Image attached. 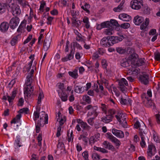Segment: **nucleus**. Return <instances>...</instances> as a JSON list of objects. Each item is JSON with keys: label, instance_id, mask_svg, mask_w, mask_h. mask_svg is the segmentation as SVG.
<instances>
[{"label": "nucleus", "instance_id": "f257e3e1", "mask_svg": "<svg viewBox=\"0 0 160 160\" xmlns=\"http://www.w3.org/2000/svg\"><path fill=\"white\" fill-rule=\"evenodd\" d=\"M32 77L28 75L27 76V81L26 82V87H25L24 92L25 94H27V97L28 98H32L33 96L32 93L34 90V87L31 86Z\"/></svg>", "mask_w": 160, "mask_h": 160}, {"label": "nucleus", "instance_id": "f03ea898", "mask_svg": "<svg viewBox=\"0 0 160 160\" xmlns=\"http://www.w3.org/2000/svg\"><path fill=\"white\" fill-rule=\"evenodd\" d=\"M142 0H132L130 2L131 8L135 10H139L143 6Z\"/></svg>", "mask_w": 160, "mask_h": 160}, {"label": "nucleus", "instance_id": "7ed1b4c3", "mask_svg": "<svg viewBox=\"0 0 160 160\" xmlns=\"http://www.w3.org/2000/svg\"><path fill=\"white\" fill-rule=\"evenodd\" d=\"M52 38L48 32L45 38L43 45V50L46 51L49 48L51 42Z\"/></svg>", "mask_w": 160, "mask_h": 160}, {"label": "nucleus", "instance_id": "20e7f679", "mask_svg": "<svg viewBox=\"0 0 160 160\" xmlns=\"http://www.w3.org/2000/svg\"><path fill=\"white\" fill-rule=\"evenodd\" d=\"M19 22V19L18 17H15L12 18L8 23L10 28L12 29H14L18 26Z\"/></svg>", "mask_w": 160, "mask_h": 160}, {"label": "nucleus", "instance_id": "39448f33", "mask_svg": "<svg viewBox=\"0 0 160 160\" xmlns=\"http://www.w3.org/2000/svg\"><path fill=\"white\" fill-rule=\"evenodd\" d=\"M118 85L119 86L118 87L119 88H120L123 92H124L126 91L127 89L126 86H128V84L127 81L125 78H122L119 81Z\"/></svg>", "mask_w": 160, "mask_h": 160}, {"label": "nucleus", "instance_id": "423d86ee", "mask_svg": "<svg viewBox=\"0 0 160 160\" xmlns=\"http://www.w3.org/2000/svg\"><path fill=\"white\" fill-rule=\"evenodd\" d=\"M142 75H140L139 77V81L143 84L146 85L148 83L149 76L145 72H142Z\"/></svg>", "mask_w": 160, "mask_h": 160}, {"label": "nucleus", "instance_id": "0eeeda50", "mask_svg": "<svg viewBox=\"0 0 160 160\" xmlns=\"http://www.w3.org/2000/svg\"><path fill=\"white\" fill-rule=\"evenodd\" d=\"M12 6L11 7V6L8 4V6L11 8L13 12V15H14L15 14L17 15L20 14L21 13V10L19 7L17 5H15L14 3H12Z\"/></svg>", "mask_w": 160, "mask_h": 160}, {"label": "nucleus", "instance_id": "6e6552de", "mask_svg": "<svg viewBox=\"0 0 160 160\" xmlns=\"http://www.w3.org/2000/svg\"><path fill=\"white\" fill-rule=\"evenodd\" d=\"M107 137L112 142L115 143L117 146H119L120 144V141L116 138L114 137L111 133H107Z\"/></svg>", "mask_w": 160, "mask_h": 160}, {"label": "nucleus", "instance_id": "1a4fd4ad", "mask_svg": "<svg viewBox=\"0 0 160 160\" xmlns=\"http://www.w3.org/2000/svg\"><path fill=\"white\" fill-rule=\"evenodd\" d=\"M112 132L113 134L117 137L122 138L124 137V133L121 130H119L115 128H113L112 130Z\"/></svg>", "mask_w": 160, "mask_h": 160}, {"label": "nucleus", "instance_id": "9d476101", "mask_svg": "<svg viewBox=\"0 0 160 160\" xmlns=\"http://www.w3.org/2000/svg\"><path fill=\"white\" fill-rule=\"evenodd\" d=\"M9 25L8 22H2L0 25V30L2 32H6L9 27Z\"/></svg>", "mask_w": 160, "mask_h": 160}, {"label": "nucleus", "instance_id": "9b49d317", "mask_svg": "<svg viewBox=\"0 0 160 160\" xmlns=\"http://www.w3.org/2000/svg\"><path fill=\"white\" fill-rule=\"evenodd\" d=\"M118 18L120 20L126 22H128L131 19V17L125 13L120 14Z\"/></svg>", "mask_w": 160, "mask_h": 160}, {"label": "nucleus", "instance_id": "f8f14e48", "mask_svg": "<svg viewBox=\"0 0 160 160\" xmlns=\"http://www.w3.org/2000/svg\"><path fill=\"white\" fill-rule=\"evenodd\" d=\"M113 117L114 116H112L107 114L105 116L102 118V121L104 123H108L112 121Z\"/></svg>", "mask_w": 160, "mask_h": 160}, {"label": "nucleus", "instance_id": "ddd939ff", "mask_svg": "<svg viewBox=\"0 0 160 160\" xmlns=\"http://www.w3.org/2000/svg\"><path fill=\"white\" fill-rule=\"evenodd\" d=\"M144 20V18L138 16H137L135 17L133 20V22L135 25H139Z\"/></svg>", "mask_w": 160, "mask_h": 160}, {"label": "nucleus", "instance_id": "4468645a", "mask_svg": "<svg viewBox=\"0 0 160 160\" xmlns=\"http://www.w3.org/2000/svg\"><path fill=\"white\" fill-rule=\"evenodd\" d=\"M106 38H103L101 41L100 44L103 47H106L112 46L110 42L107 41L105 40Z\"/></svg>", "mask_w": 160, "mask_h": 160}, {"label": "nucleus", "instance_id": "2eb2a0df", "mask_svg": "<svg viewBox=\"0 0 160 160\" xmlns=\"http://www.w3.org/2000/svg\"><path fill=\"white\" fill-rule=\"evenodd\" d=\"M78 68H76L72 72L69 71L68 72V74L72 78L74 79H76L78 78Z\"/></svg>", "mask_w": 160, "mask_h": 160}, {"label": "nucleus", "instance_id": "dca6fc26", "mask_svg": "<svg viewBox=\"0 0 160 160\" xmlns=\"http://www.w3.org/2000/svg\"><path fill=\"white\" fill-rule=\"evenodd\" d=\"M139 135L140 136L141 139V141L140 142V145L141 147L142 148H143L145 147L146 145V143L144 140L145 139V137L144 135L143 134V133L142 131L141 132H139Z\"/></svg>", "mask_w": 160, "mask_h": 160}, {"label": "nucleus", "instance_id": "f3484780", "mask_svg": "<svg viewBox=\"0 0 160 160\" xmlns=\"http://www.w3.org/2000/svg\"><path fill=\"white\" fill-rule=\"evenodd\" d=\"M45 116L44 117V119H45V121H44V118H43V117H41L40 116V119L39 120L37 123L39 122L40 123H41L42 124L43 123V125L44 124H47L48 123V116L47 114H45Z\"/></svg>", "mask_w": 160, "mask_h": 160}, {"label": "nucleus", "instance_id": "a211bd4d", "mask_svg": "<svg viewBox=\"0 0 160 160\" xmlns=\"http://www.w3.org/2000/svg\"><path fill=\"white\" fill-rule=\"evenodd\" d=\"M82 88H83L82 87L75 84L74 86V91L77 93H82L84 91Z\"/></svg>", "mask_w": 160, "mask_h": 160}, {"label": "nucleus", "instance_id": "6ab92c4d", "mask_svg": "<svg viewBox=\"0 0 160 160\" xmlns=\"http://www.w3.org/2000/svg\"><path fill=\"white\" fill-rule=\"evenodd\" d=\"M103 144L105 148L111 150H113L114 149V147L107 141H104Z\"/></svg>", "mask_w": 160, "mask_h": 160}, {"label": "nucleus", "instance_id": "aec40b11", "mask_svg": "<svg viewBox=\"0 0 160 160\" xmlns=\"http://www.w3.org/2000/svg\"><path fill=\"white\" fill-rule=\"evenodd\" d=\"M21 37L20 34H18L16 36H14L10 42L11 45L13 46L15 45L17 42L18 41V38H20Z\"/></svg>", "mask_w": 160, "mask_h": 160}, {"label": "nucleus", "instance_id": "412c9836", "mask_svg": "<svg viewBox=\"0 0 160 160\" xmlns=\"http://www.w3.org/2000/svg\"><path fill=\"white\" fill-rule=\"evenodd\" d=\"M120 63L121 65L123 67H128L130 65V62L124 59L121 61Z\"/></svg>", "mask_w": 160, "mask_h": 160}, {"label": "nucleus", "instance_id": "4be33fe9", "mask_svg": "<svg viewBox=\"0 0 160 160\" xmlns=\"http://www.w3.org/2000/svg\"><path fill=\"white\" fill-rule=\"evenodd\" d=\"M125 2V1L122 0L120 5H119L117 8H114L113 10L115 12H120L123 9V5Z\"/></svg>", "mask_w": 160, "mask_h": 160}, {"label": "nucleus", "instance_id": "5701e85b", "mask_svg": "<svg viewBox=\"0 0 160 160\" xmlns=\"http://www.w3.org/2000/svg\"><path fill=\"white\" fill-rule=\"evenodd\" d=\"M156 150V148L155 146H153L152 145H149L148 147V156L151 157L152 155V149Z\"/></svg>", "mask_w": 160, "mask_h": 160}, {"label": "nucleus", "instance_id": "b1692460", "mask_svg": "<svg viewBox=\"0 0 160 160\" xmlns=\"http://www.w3.org/2000/svg\"><path fill=\"white\" fill-rule=\"evenodd\" d=\"M149 19L148 18H146L144 22L140 26V29L143 30L146 28L149 23Z\"/></svg>", "mask_w": 160, "mask_h": 160}, {"label": "nucleus", "instance_id": "393cba45", "mask_svg": "<svg viewBox=\"0 0 160 160\" xmlns=\"http://www.w3.org/2000/svg\"><path fill=\"white\" fill-rule=\"evenodd\" d=\"M144 58H140V59L137 60V62H134V64L136 67H139L141 66L143 63L145 62L144 61Z\"/></svg>", "mask_w": 160, "mask_h": 160}, {"label": "nucleus", "instance_id": "a878e982", "mask_svg": "<svg viewBox=\"0 0 160 160\" xmlns=\"http://www.w3.org/2000/svg\"><path fill=\"white\" fill-rule=\"evenodd\" d=\"M74 53V50H73L72 45L71 46V50L70 53L68 55V58L69 60L72 59L73 58V55Z\"/></svg>", "mask_w": 160, "mask_h": 160}, {"label": "nucleus", "instance_id": "bb28decb", "mask_svg": "<svg viewBox=\"0 0 160 160\" xmlns=\"http://www.w3.org/2000/svg\"><path fill=\"white\" fill-rule=\"evenodd\" d=\"M26 22L25 21H22L20 25H19L18 28L17 30L18 32H21L22 30L24 28V27L25 26V23Z\"/></svg>", "mask_w": 160, "mask_h": 160}, {"label": "nucleus", "instance_id": "cd10ccee", "mask_svg": "<svg viewBox=\"0 0 160 160\" xmlns=\"http://www.w3.org/2000/svg\"><path fill=\"white\" fill-rule=\"evenodd\" d=\"M138 57V54H136L135 53L131 54L128 58V60H129L131 61L132 59H134L135 61V59H137V58Z\"/></svg>", "mask_w": 160, "mask_h": 160}, {"label": "nucleus", "instance_id": "c85d7f7f", "mask_svg": "<svg viewBox=\"0 0 160 160\" xmlns=\"http://www.w3.org/2000/svg\"><path fill=\"white\" fill-rule=\"evenodd\" d=\"M82 21L84 23H85V26L87 28H90V25L89 24L88 18V17H84Z\"/></svg>", "mask_w": 160, "mask_h": 160}, {"label": "nucleus", "instance_id": "c756f323", "mask_svg": "<svg viewBox=\"0 0 160 160\" xmlns=\"http://www.w3.org/2000/svg\"><path fill=\"white\" fill-rule=\"evenodd\" d=\"M82 99L83 101H85L88 104H90L91 102V98L87 95L83 96Z\"/></svg>", "mask_w": 160, "mask_h": 160}, {"label": "nucleus", "instance_id": "7c9ffc66", "mask_svg": "<svg viewBox=\"0 0 160 160\" xmlns=\"http://www.w3.org/2000/svg\"><path fill=\"white\" fill-rule=\"evenodd\" d=\"M81 8L84 10L87 13H89L90 12L88 9V8H90V5L89 4L86 3L84 6H81Z\"/></svg>", "mask_w": 160, "mask_h": 160}, {"label": "nucleus", "instance_id": "2f4dec72", "mask_svg": "<svg viewBox=\"0 0 160 160\" xmlns=\"http://www.w3.org/2000/svg\"><path fill=\"white\" fill-rule=\"evenodd\" d=\"M112 27H111V28H109L106 29L105 31H104V33L106 35H110L112 34Z\"/></svg>", "mask_w": 160, "mask_h": 160}, {"label": "nucleus", "instance_id": "473e14b6", "mask_svg": "<svg viewBox=\"0 0 160 160\" xmlns=\"http://www.w3.org/2000/svg\"><path fill=\"white\" fill-rule=\"evenodd\" d=\"M110 23V27H112V25L116 27H119L120 25L116 20L111 19L109 22Z\"/></svg>", "mask_w": 160, "mask_h": 160}, {"label": "nucleus", "instance_id": "72a5a7b5", "mask_svg": "<svg viewBox=\"0 0 160 160\" xmlns=\"http://www.w3.org/2000/svg\"><path fill=\"white\" fill-rule=\"evenodd\" d=\"M44 96L42 92H40L39 94L38 97V104H39L41 103V99L44 98Z\"/></svg>", "mask_w": 160, "mask_h": 160}, {"label": "nucleus", "instance_id": "f704fd0d", "mask_svg": "<svg viewBox=\"0 0 160 160\" xmlns=\"http://www.w3.org/2000/svg\"><path fill=\"white\" fill-rule=\"evenodd\" d=\"M130 26V24L128 23H122L119 27L124 29H127L129 28Z\"/></svg>", "mask_w": 160, "mask_h": 160}, {"label": "nucleus", "instance_id": "c9c22d12", "mask_svg": "<svg viewBox=\"0 0 160 160\" xmlns=\"http://www.w3.org/2000/svg\"><path fill=\"white\" fill-rule=\"evenodd\" d=\"M101 24L103 28H107L109 26L110 27V23L108 21L104 22L102 23Z\"/></svg>", "mask_w": 160, "mask_h": 160}, {"label": "nucleus", "instance_id": "e433bc0d", "mask_svg": "<svg viewBox=\"0 0 160 160\" xmlns=\"http://www.w3.org/2000/svg\"><path fill=\"white\" fill-rule=\"evenodd\" d=\"M116 50L118 53L122 54L126 52V50L122 48H117Z\"/></svg>", "mask_w": 160, "mask_h": 160}, {"label": "nucleus", "instance_id": "4c0bfd02", "mask_svg": "<svg viewBox=\"0 0 160 160\" xmlns=\"http://www.w3.org/2000/svg\"><path fill=\"white\" fill-rule=\"evenodd\" d=\"M154 58L156 60L160 61V53L158 51L154 52Z\"/></svg>", "mask_w": 160, "mask_h": 160}, {"label": "nucleus", "instance_id": "58836bf2", "mask_svg": "<svg viewBox=\"0 0 160 160\" xmlns=\"http://www.w3.org/2000/svg\"><path fill=\"white\" fill-rule=\"evenodd\" d=\"M43 126V123L42 124L39 122L37 123V124L36 126V133H39L40 130V127H42Z\"/></svg>", "mask_w": 160, "mask_h": 160}, {"label": "nucleus", "instance_id": "ea45409f", "mask_svg": "<svg viewBox=\"0 0 160 160\" xmlns=\"http://www.w3.org/2000/svg\"><path fill=\"white\" fill-rule=\"evenodd\" d=\"M81 126L82 128H83L84 129L87 130H89L90 128V127L86 123H84V122H82L81 123Z\"/></svg>", "mask_w": 160, "mask_h": 160}, {"label": "nucleus", "instance_id": "a19ab883", "mask_svg": "<svg viewBox=\"0 0 160 160\" xmlns=\"http://www.w3.org/2000/svg\"><path fill=\"white\" fill-rule=\"evenodd\" d=\"M72 44H73V46L74 47H73V48H74L73 50H74V49H75V47H76L77 48L81 50V49H82V47L81 46V45H80L77 42H73L72 43H71V45H72Z\"/></svg>", "mask_w": 160, "mask_h": 160}, {"label": "nucleus", "instance_id": "79ce46f5", "mask_svg": "<svg viewBox=\"0 0 160 160\" xmlns=\"http://www.w3.org/2000/svg\"><path fill=\"white\" fill-rule=\"evenodd\" d=\"M92 158L93 160H99L100 159V156L96 153L92 154Z\"/></svg>", "mask_w": 160, "mask_h": 160}, {"label": "nucleus", "instance_id": "37998d69", "mask_svg": "<svg viewBox=\"0 0 160 160\" xmlns=\"http://www.w3.org/2000/svg\"><path fill=\"white\" fill-rule=\"evenodd\" d=\"M126 52L128 54H132L135 53V51L132 48H127V50L126 51Z\"/></svg>", "mask_w": 160, "mask_h": 160}, {"label": "nucleus", "instance_id": "c03bdc74", "mask_svg": "<svg viewBox=\"0 0 160 160\" xmlns=\"http://www.w3.org/2000/svg\"><path fill=\"white\" fill-rule=\"evenodd\" d=\"M28 111H29L28 108H26L20 109L18 111V112L20 113H25L26 114H28Z\"/></svg>", "mask_w": 160, "mask_h": 160}, {"label": "nucleus", "instance_id": "a18cd8bd", "mask_svg": "<svg viewBox=\"0 0 160 160\" xmlns=\"http://www.w3.org/2000/svg\"><path fill=\"white\" fill-rule=\"evenodd\" d=\"M118 38V37L112 36V39L111 41L110 42L112 45H113L114 43L118 42V41L117 39Z\"/></svg>", "mask_w": 160, "mask_h": 160}, {"label": "nucleus", "instance_id": "49530a36", "mask_svg": "<svg viewBox=\"0 0 160 160\" xmlns=\"http://www.w3.org/2000/svg\"><path fill=\"white\" fill-rule=\"evenodd\" d=\"M115 113V111L114 109H109L108 111V114L111 116H113L114 115Z\"/></svg>", "mask_w": 160, "mask_h": 160}, {"label": "nucleus", "instance_id": "de8ad7c7", "mask_svg": "<svg viewBox=\"0 0 160 160\" xmlns=\"http://www.w3.org/2000/svg\"><path fill=\"white\" fill-rule=\"evenodd\" d=\"M68 96L67 94L64 93L62 94L61 99L63 101H66L67 100Z\"/></svg>", "mask_w": 160, "mask_h": 160}, {"label": "nucleus", "instance_id": "09e8293b", "mask_svg": "<svg viewBox=\"0 0 160 160\" xmlns=\"http://www.w3.org/2000/svg\"><path fill=\"white\" fill-rule=\"evenodd\" d=\"M45 5H46L45 2L44 1H42V2L41 3L39 10L41 11H42V12H43V8H44L45 6Z\"/></svg>", "mask_w": 160, "mask_h": 160}, {"label": "nucleus", "instance_id": "8fccbe9b", "mask_svg": "<svg viewBox=\"0 0 160 160\" xmlns=\"http://www.w3.org/2000/svg\"><path fill=\"white\" fill-rule=\"evenodd\" d=\"M16 139L15 140V142L16 143L17 145L19 147H20L22 146L20 144V142L21 139L20 136H17L16 137Z\"/></svg>", "mask_w": 160, "mask_h": 160}, {"label": "nucleus", "instance_id": "3c124183", "mask_svg": "<svg viewBox=\"0 0 160 160\" xmlns=\"http://www.w3.org/2000/svg\"><path fill=\"white\" fill-rule=\"evenodd\" d=\"M82 155L84 158L85 159L87 160L88 159V153L87 151H85L82 153Z\"/></svg>", "mask_w": 160, "mask_h": 160}, {"label": "nucleus", "instance_id": "603ef678", "mask_svg": "<svg viewBox=\"0 0 160 160\" xmlns=\"http://www.w3.org/2000/svg\"><path fill=\"white\" fill-rule=\"evenodd\" d=\"M34 120L35 121L37 120V119L38 118L39 116V113H38L37 111L34 112Z\"/></svg>", "mask_w": 160, "mask_h": 160}, {"label": "nucleus", "instance_id": "864d4df0", "mask_svg": "<svg viewBox=\"0 0 160 160\" xmlns=\"http://www.w3.org/2000/svg\"><path fill=\"white\" fill-rule=\"evenodd\" d=\"M15 83V79H14L12 80L8 84V87L10 89H11L13 86V85Z\"/></svg>", "mask_w": 160, "mask_h": 160}, {"label": "nucleus", "instance_id": "5fc2aeb1", "mask_svg": "<svg viewBox=\"0 0 160 160\" xmlns=\"http://www.w3.org/2000/svg\"><path fill=\"white\" fill-rule=\"evenodd\" d=\"M32 38V36L31 35H29L26 39L24 42L23 44H25L30 41Z\"/></svg>", "mask_w": 160, "mask_h": 160}, {"label": "nucleus", "instance_id": "6e6d98bb", "mask_svg": "<svg viewBox=\"0 0 160 160\" xmlns=\"http://www.w3.org/2000/svg\"><path fill=\"white\" fill-rule=\"evenodd\" d=\"M127 101L128 100L127 99H123L122 98H121L120 102L122 104L126 105L127 103Z\"/></svg>", "mask_w": 160, "mask_h": 160}, {"label": "nucleus", "instance_id": "4d7b16f0", "mask_svg": "<svg viewBox=\"0 0 160 160\" xmlns=\"http://www.w3.org/2000/svg\"><path fill=\"white\" fill-rule=\"evenodd\" d=\"M61 127L60 126H59L58 127L57 132L56 134V136L57 137H58L60 136V132L61 131Z\"/></svg>", "mask_w": 160, "mask_h": 160}, {"label": "nucleus", "instance_id": "13d9d810", "mask_svg": "<svg viewBox=\"0 0 160 160\" xmlns=\"http://www.w3.org/2000/svg\"><path fill=\"white\" fill-rule=\"evenodd\" d=\"M5 12V8L3 4L0 3V13Z\"/></svg>", "mask_w": 160, "mask_h": 160}, {"label": "nucleus", "instance_id": "bf43d9fd", "mask_svg": "<svg viewBox=\"0 0 160 160\" xmlns=\"http://www.w3.org/2000/svg\"><path fill=\"white\" fill-rule=\"evenodd\" d=\"M32 60H31L30 62H29L28 64V67L26 68H26L27 69V70L28 72H29L31 68V66L32 65Z\"/></svg>", "mask_w": 160, "mask_h": 160}, {"label": "nucleus", "instance_id": "052dcab7", "mask_svg": "<svg viewBox=\"0 0 160 160\" xmlns=\"http://www.w3.org/2000/svg\"><path fill=\"white\" fill-rule=\"evenodd\" d=\"M150 9L149 8H145L144 10V12L145 14H149L150 13Z\"/></svg>", "mask_w": 160, "mask_h": 160}, {"label": "nucleus", "instance_id": "680f3d73", "mask_svg": "<svg viewBox=\"0 0 160 160\" xmlns=\"http://www.w3.org/2000/svg\"><path fill=\"white\" fill-rule=\"evenodd\" d=\"M23 102L24 100L22 98H21L19 100L18 105L19 106H22Z\"/></svg>", "mask_w": 160, "mask_h": 160}, {"label": "nucleus", "instance_id": "e2e57ef3", "mask_svg": "<svg viewBox=\"0 0 160 160\" xmlns=\"http://www.w3.org/2000/svg\"><path fill=\"white\" fill-rule=\"evenodd\" d=\"M58 84H59L58 85L59 88L63 91V89H65V88H64V84L60 83Z\"/></svg>", "mask_w": 160, "mask_h": 160}, {"label": "nucleus", "instance_id": "0e129e2a", "mask_svg": "<svg viewBox=\"0 0 160 160\" xmlns=\"http://www.w3.org/2000/svg\"><path fill=\"white\" fill-rule=\"evenodd\" d=\"M57 121L59 122L60 126V127L62 125L63 123V118H61V119L59 118H57Z\"/></svg>", "mask_w": 160, "mask_h": 160}, {"label": "nucleus", "instance_id": "69168bd1", "mask_svg": "<svg viewBox=\"0 0 160 160\" xmlns=\"http://www.w3.org/2000/svg\"><path fill=\"white\" fill-rule=\"evenodd\" d=\"M7 96L8 98V100L9 103L12 102L14 98L12 97V96H9L7 93Z\"/></svg>", "mask_w": 160, "mask_h": 160}, {"label": "nucleus", "instance_id": "338daca9", "mask_svg": "<svg viewBox=\"0 0 160 160\" xmlns=\"http://www.w3.org/2000/svg\"><path fill=\"white\" fill-rule=\"evenodd\" d=\"M156 30L155 29H153L150 30L149 32V34L150 35H153L156 33Z\"/></svg>", "mask_w": 160, "mask_h": 160}, {"label": "nucleus", "instance_id": "774afa93", "mask_svg": "<svg viewBox=\"0 0 160 160\" xmlns=\"http://www.w3.org/2000/svg\"><path fill=\"white\" fill-rule=\"evenodd\" d=\"M157 122V123L160 124V115L159 114H157L155 115Z\"/></svg>", "mask_w": 160, "mask_h": 160}]
</instances>
